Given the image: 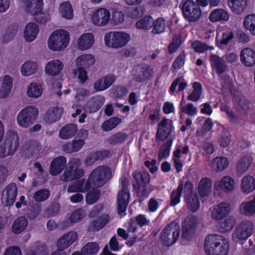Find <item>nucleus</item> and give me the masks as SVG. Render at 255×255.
<instances>
[{"label":"nucleus","instance_id":"nucleus-33","mask_svg":"<svg viewBox=\"0 0 255 255\" xmlns=\"http://www.w3.org/2000/svg\"><path fill=\"white\" fill-rule=\"evenodd\" d=\"M77 131L78 128L76 125L73 124H67L60 129L59 137L62 139H69L74 136Z\"/></svg>","mask_w":255,"mask_h":255},{"label":"nucleus","instance_id":"nucleus-35","mask_svg":"<svg viewBox=\"0 0 255 255\" xmlns=\"http://www.w3.org/2000/svg\"><path fill=\"white\" fill-rule=\"evenodd\" d=\"M228 159L225 157H216L213 158L210 164L212 170L216 172H221L226 169L229 165Z\"/></svg>","mask_w":255,"mask_h":255},{"label":"nucleus","instance_id":"nucleus-48","mask_svg":"<svg viewBox=\"0 0 255 255\" xmlns=\"http://www.w3.org/2000/svg\"><path fill=\"white\" fill-rule=\"evenodd\" d=\"M243 26L249 33L255 36V14H249L244 19Z\"/></svg>","mask_w":255,"mask_h":255},{"label":"nucleus","instance_id":"nucleus-28","mask_svg":"<svg viewBox=\"0 0 255 255\" xmlns=\"http://www.w3.org/2000/svg\"><path fill=\"white\" fill-rule=\"evenodd\" d=\"M38 63L32 60H27L20 67V73L25 77L30 76L35 74L38 71Z\"/></svg>","mask_w":255,"mask_h":255},{"label":"nucleus","instance_id":"nucleus-15","mask_svg":"<svg viewBox=\"0 0 255 255\" xmlns=\"http://www.w3.org/2000/svg\"><path fill=\"white\" fill-rule=\"evenodd\" d=\"M235 188L234 179L230 176L225 175L219 180L215 182L214 189L215 191H222L226 193L232 192Z\"/></svg>","mask_w":255,"mask_h":255},{"label":"nucleus","instance_id":"nucleus-2","mask_svg":"<svg viewBox=\"0 0 255 255\" xmlns=\"http://www.w3.org/2000/svg\"><path fill=\"white\" fill-rule=\"evenodd\" d=\"M70 35L69 32L63 29L53 31L49 35L47 40L48 48L53 51H61L69 45Z\"/></svg>","mask_w":255,"mask_h":255},{"label":"nucleus","instance_id":"nucleus-40","mask_svg":"<svg viewBox=\"0 0 255 255\" xmlns=\"http://www.w3.org/2000/svg\"><path fill=\"white\" fill-rule=\"evenodd\" d=\"M241 190L243 192L249 194L255 189V181L252 176L244 177L241 184Z\"/></svg>","mask_w":255,"mask_h":255},{"label":"nucleus","instance_id":"nucleus-12","mask_svg":"<svg viewBox=\"0 0 255 255\" xmlns=\"http://www.w3.org/2000/svg\"><path fill=\"white\" fill-rule=\"evenodd\" d=\"M18 136L16 134L7 136L3 143L0 145V156L5 157L12 155L18 146Z\"/></svg>","mask_w":255,"mask_h":255},{"label":"nucleus","instance_id":"nucleus-62","mask_svg":"<svg viewBox=\"0 0 255 255\" xmlns=\"http://www.w3.org/2000/svg\"><path fill=\"white\" fill-rule=\"evenodd\" d=\"M182 113L190 116H194L197 115L198 112L197 108L192 103H188L182 106L181 109Z\"/></svg>","mask_w":255,"mask_h":255},{"label":"nucleus","instance_id":"nucleus-54","mask_svg":"<svg viewBox=\"0 0 255 255\" xmlns=\"http://www.w3.org/2000/svg\"><path fill=\"white\" fill-rule=\"evenodd\" d=\"M153 18L149 16H146L138 20L136 23V27L138 29L149 30L152 27Z\"/></svg>","mask_w":255,"mask_h":255},{"label":"nucleus","instance_id":"nucleus-41","mask_svg":"<svg viewBox=\"0 0 255 255\" xmlns=\"http://www.w3.org/2000/svg\"><path fill=\"white\" fill-rule=\"evenodd\" d=\"M212 182L208 178H203L200 181L198 191L201 196L205 197L211 192Z\"/></svg>","mask_w":255,"mask_h":255},{"label":"nucleus","instance_id":"nucleus-30","mask_svg":"<svg viewBox=\"0 0 255 255\" xmlns=\"http://www.w3.org/2000/svg\"><path fill=\"white\" fill-rule=\"evenodd\" d=\"M39 32L38 25L34 22L27 23L24 29L23 37L27 42H32L36 37Z\"/></svg>","mask_w":255,"mask_h":255},{"label":"nucleus","instance_id":"nucleus-64","mask_svg":"<svg viewBox=\"0 0 255 255\" xmlns=\"http://www.w3.org/2000/svg\"><path fill=\"white\" fill-rule=\"evenodd\" d=\"M49 196L48 190H39L36 192L34 195V199L36 202H42L46 200Z\"/></svg>","mask_w":255,"mask_h":255},{"label":"nucleus","instance_id":"nucleus-22","mask_svg":"<svg viewBox=\"0 0 255 255\" xmlns=\"http://www.w3.org/2000/svg\"><path fill=\"white\" fill-rule=\"evenodd\" d=\"M135 72L136 73L134 74V79L138 82L152 77L154 74L153 69L148 66L138 67Z\"/></svg>","mask_w":255,"mask_h":255},{"label":"nucleus","instance_id":"nucleus-52","mask_svg":"<svg viewBox=\"0 0 255 255\" xmlns=\"http://www.w3.org/2000/svg\"><path fill=\"white\" fill-rule=\"evenodd\" d=\"M184 185L183 182H181L177 189L173 190L171 195V205L174 206L178 204L180 201V197L182 193L184 192Z\"/></svg>","mask_w":255,"mask_h":255},{"label":"nucleus","instance_id":"nucleus-1","mask_svg":"<svg viewBox=\"0 0 255 255\" xmlns=\"http://www.w3.org/2000/svg\"><path fill=\"white\" fill-rule=\"evenodd\" d=\"M228 239L223 236L210 234L204 241V250L206 255H228L229 251Z\"/></svg>","mask_w":255,"mask_h":255},{"label":"nucleus","instance_id":"nucleus-39","mask_svg":"<svg viewBox=\"0 0 255 255\" xmlns=\"http://www.w3.org/2000/svg\"><path fill=\"white\" fill-rule=\"evenodd\" d=\"M230 14L226 10L222 8L214 9L210 14L209 19L212 22L221 20L227 21L229 19Z\"/></svg>","mask_w":255,"mask_h":255},{"label":"nucleus","instance_id":"nucleus-24","mask_svg":"<svg viewBox=\"0 0 255 255\" xmlns=\"http://www.w3.org/2000/svg\"><path fill=\"white\" fill-rule=\"evenodd\" d=\"M115 79V77L114 75L104 76L95 82L94 88L97 92L104 91L112 85Z\"/></svg>","mask_w":255,"mask_h":255},{"label":"nucleus","instance_id":"nucleus-55","mask_svg":"<svg viewBox=\"0 0 255 255\" xmlns=\"http://www.w3.org/2000/svg\"><path fill=\"white\" fill-rule=\"evenodd\" d=\"M120 123V120L118 118H112L104 122L102 125V129L105 131H108L116 127Z\"/></svg>","mask_w":255,"mask_h":255},{"label":"nucleus","instance_id":"nucleus-43","mask_svg":"<svg viewBox=\"0 0 255 255\" xmlns=\"http://www.w3.org/2000/svg\"><path fill=\"white\" fill-rule=\"evenodd\" d=\"M100 250L99 244L91 242L84 245L81 250V255H97Z\"/></svg>","mask_w":255,"mask_h":255},{"label":"nucleus","instance_id":"nucleus-25","mask_svg":"<svg viewBox=\"0 0 255 255\" xmlns=\"http://www.w3.org/2000/svg\"><path fill=\"white\" fill-rule=\"evenodd\" d=\"M63 66V64L60 60H52L46 64L44 71L46 74L54 76L59 74Z\"/></svg>","mask_w":255,"mask_h":255},{"label":"nucleus","instance_id":"nucleus-63","mask_svg":"<svg viewBox=\"0 0 255 255\" xmlns=\"http://www.w3.org/2000/svg\"><path fill=\"white\" fill-rule=\"evenodd\" d=\"M125 20V14L121 11L115 10L112 12L111 21L116 25L121 24Z\"/></svg>","mask_w":255,"mask_h":255},{"label":"nucleus","instance_id":"nucleus-57","mask_svg":"<svg viewBox=\"0 0 255 255\" xmlns=\"http://www.w3.org/2000/svg\"><path fill=\"white\" fill-rule=\"evenodd\" d=\"M192 47L196 52L198 53H203L206 50H212L214 49L213 46H208L206 44L199 41H194L192 43Z\"/></svg>","mask_w":255,"mask_h":255},{"label":"nucleus","instance_id":"nucleus-44","mask_svg":"<svg viewBox=\"0 0 255 255\" xmlns=\"http://www.w3.org/2000/svg\"><path fill=\"white\" fill-rule=\"evenodd\" d=\"M235 224V219L229 216L219 223L218 229L221 233H227L231 231Z\"/></svg>","mask_w":255,"mask_h":255},{"label":"nucleus","instance_id":"nucleus-10","mask_svg":"<svg viewBox=\"0 0 255 255\" xmlns=\"http://www.w3.org/2000/svg\"><path fill=\"white\" fill-rule=\"evenodd\" d=\"M184 200L188 209L192 212L197 211L200 206L197 194L193 192V186L190 182H186L184 189Z\"/></svg>","mask_w":255,"mask_h":255},{"label":"nucleus","instance_id":"nucleus-60","mask_svg":"<svg viewBox=\"0 0 255 255\" xmlns=\"http://www.w3.org/2000/svg\"><path fill=\"white\" fill-rule=\"evenodd\" d=\"M100 192L98 189H93L90 191L86 196V200L88 204H93L99 199Z\"/></svg>","mask_w":255,"mask_h":255},{"label":"nucleus","instance_id":"nucleus-20","mask_svg":"<svg viewBox=\"0 0 255 255\" xmlns=\"http://www.w3.org/2000/svg\"><path fill=\"white\" fill-rule=\"evenodd\" d=\"M95 42V38L92 33L81 34L76 40V46L78 49L85 51L90 49Z\"/></svg>","mask_w":255,"mask_h":255},{"label":"nucleus","instance_id":"nucleus-4","mask_svg":"<svg viewBox=\"0 0 255 255\" xmlns=\"http://www.w3.org/2000/svg\"><path fill=\"white\" fill-rule=\"evenodd\" d=\"M130 40V35L123 31H110L104 36L106 45L113 48H122L127 45Z\"/></svg>","mask_w":255,"mask_h":255},{"label":"nucleus","instance_id":"nucleus-27","mask_svg":"<svg viewBox=\"0 0 255 255\" xmlns=\"http://www.w3.org/2000/svg\"><path fill=\"white\" fill-rule=\"evenodd\" d=\"M43 92V87L42 84L35 82L30 83L26 89V96L31 98H38Z\"/></svg>","mask_w":255,"mask_h":255},{"label":"nucleus","instance_id":"nucleus-34","mask_svg":"<svg viewBox=\"0 0 255 255\" xmlns=\"http://www.w3.org/2000/svg\"><path fill=\"white\" fill-rule=\"evenodd\" d=\"M75 62L77 67H82L87 69L95 64V59L93 54H84L79 56Z\"/></svg>","mask_w":255,"mask_h":255},{"label":"nucleus","instance_id":"nucleus-56","mask_svg":"<svg viewBox=\"0 0 255 255\" xmlns=\"http://www.w3.org/2000/svg\"><path fill=\"white\" fill-rule=\"evenodd\" d=\"M214 123L210 118H208L204 124L202 128L200 130H197V135L199 137H203L205 134L213 127Z\"/></svg>","mask_w":255,"mask_h":255},{"label":"nucleus","instance_id":"nucleus-37","mask_svg":"<svg viewBox=\"0 0 255 255\" xmlns=\"http://www.w3.org/2000/svg\"><path fill=\"white\" fill-rule=\"evenodd\" d=\"M59 12L60 16L66 19L70 20L74 17V10L69 1L62 2L59 6Z\"/></svg>","mask_w":255,"mask_h":255},{"label":"nucleus","instance_id":"nucleus-53","mask_svg":"<svg viewBox=\"0 0 255 255\" xmlns=\"http://www.w3.org/2000/svg\"><path fill=\"white\" fill-rule=\"evenodd\" d=\"M27 255H47V252L43 245L36 243L31 247Z\"/></svg>","mask_w":255,"mask_h":255},{"label":"nucleus","instance_id":"nucleus-47","mask_svg":"<svg viewBox=\"0 0 255 255\" xmlns=\"http://www.w3.org/2000/svg\"><path fill=\"white\" fill-rule=\"evenodd\" d=\"M63 113V109L61 108H53L48 111L45 116L47 122L54 123L59 120Z\"/></svg>","mask_w":255,"mask_h":255},{"label":"nucleus","instance_id":"nucleus-19","mask_svg":"<svg viewBox=\"0 0 255 255\" xmlns=\"http://www.w3.org/2000/svg\"><path fill=\"white\" fill-rule=\"evenodd\" d=\"M189 152V147L187 145H177L176 149L173 152L172 160L177 172L182 171L183 164L181 159L182 154H187Z\"/></svg>","mask_w":255,"mask_h":255},{"label":"nucleus","instance_id":"nucleus-9","mask_svg":"<svg viewBox=\"0 0 255 255\" xmlns=\"http://www.w3.org/2000/svg\"><path fill=\"white\" fill-rule=\"evenodd\" d=\"M198 224L199 220L196 216L191 215L186 217L182 224V238L187 241L194 239Z\"/></svg>","mask_w":255,"mask_h":255},{"label":"nucleus","instance_id":"nucleus-45","mask_svg":"<svg viewBox=\"0 0 255 255\" xmlns=\"http://www.w3.org/2000/svg\"><path fill=\"white\" fill-rule=\"evenodd\" d=\"M193 90L187 96V100L195 102L201 98L202 93V86L200 83L195 82L192 85Z\"/></svg>","mask_w":255,"mask_h":255},{"label":"nucleus","instance_id":"nucleus-32","mask_svg":"<svg viewBox=\"0 0 255 255\" xmlns=\"http://www.w3.org/2000/svg\"><path fill=\"white\" fill-rule=\"evenodd\" d=\"M84 139L75 138L71 142H68L62 146L63 150L68 153L76 152L82 149L85 144Z\"/></svg>","mask_w":255,"mask_h":255},{"label":"nucleus","instance_id":"nucleus-11","mask_svg":"<svg viewBox=\"0 0 255 255\" xmlns=\"http://www.w3.org/2000/svg\"><path fill=\"white\" fill-rule=\"evenodd\" d=\"M184 17L189 21H198L201 16L202 12L199 6L192 0H187L182 5Z\"/></svg>","mask_w":255,"mask_h":255},{"label":"nucleus","instance_id":"nucleus-3","mask_svg":"<svg viewBox=\"0 0 255 255\" xmlns=\"http://www.w3.org/2000/svg\"><path fill=\"white\" fill-rule=\"evenodd\" d=\"M112 177L111 168L105 165H100L92 170L89 176L90 184L93 188H100L104 185Z\"/></svg>","mask_w":255,"mask_h":255},{"label":"nucleus","instance_id":"nucleus-26","mask_svg":"<svg viewBox=\"0 0 255 255\" xmlns=\"http://www.w3.org/2000/svg\"><path fill=\"white\" fill-rule=\"evenodd\" d=\"M66 159L63 156H59L54 159L51 163L49 173L51 175L55 176L60 174L66 164Z\"/></svg>","mask_w":255,"mask_h":255},{"label":"nucleus","instance_id":"nucleus-46","mask_svg":"<svg viewBox=\"0 0 255 255\" xmlns=\"http://www.w3.org/2000/svg\"><path fill=\"white\" fill-rule=\"evenodd\" d=\"M29 13L33 16L35 20L40 23H45L49 21L51 18L49 12L42 11V8L32 11Z\"/></svg>","mask_w":255,"mask_h":255},{"label":"nucleus","instance_id":"nucleus-29","mask_svg":"<svg viewBox=\"0 0 255 255\" xmlns=\"http://www.w3.org/2000/svg\"><path fill=\"white\" fill-rule=\"evenodd\" d=\"M234 34L231 28L227 27H221L217 30V39L223 44H227L234 38Z\"/></svg>","mask_w":255,"mask_h":255},{"label":"nucleus","instance_id":"nucleus-16","mask_svg":"<svg viewBox=\"0 0 255 255\" xmlns=\"http://www.w3.org/2000/svg\"><path fill=\"white\" fill-rule=\"evenodd\" d=\"M230 210L231 206L228 203L222 202L210 208V216L213 220L218 221L225 217Z\"/></svg>","mask_w":255,"mask_h":255},{"label":"nucleus","instance_id":"nucleus-8","mask_svg":"<svg viewBox=\"0 0 255 255\" xmlns=\"http://www.w3.org/2000/svg\"><path fill=\"white\" fill-rule=\"evenodd\" d=\"M81 164V161L79 159H71L63 174L62 180L65 182L71 181L83 176L84 171L79 168Z\"/></svg>","mask_w":255,"mask_h":255},{"label":"nucleus","instance_id":"nucleus-18","mask_svg":"<svg viewBox=\"0 0 255 255\" xmlns=\"http://www.w3.org/2000/svg\"><path fill=\"white\" fill-rule=\"evenodd\" d=\"M78 239L75 231H70L61 236L57 242V247L59 251H64L69 248Z\"/></svg>","mask_w":255,"mask_h":255},{"label":"nucleus","instance_id":"nucleus-42","mask_svg":"<svg viewBox=\"0 0 255 255\" xmlns=\"http://www.w3.org/2000/svg\"><path fill=\"white\" fill-rule=\"evenodd\" d=\"M27 224L28 221L25 217H19L14 221L11 227L12 232L15 234H19L25 229Z\"/></svg>","mask_w":255,"mask_h":255},{"label":"nucleus","instance_id":"nucleus-21","mask_svg":"<svg viewBox=\"0 0 255 255\" xmlns=\"http://www.w3.org/2000/svg\"><path fill=\"white\" fill-rule=\"evenodd\" d=\"M129 199V191L126 187H124L119 192L117 195V204L119 213L122 214L126 211Z\"/></svg>","mask_w":255,"mask_h":255},{"label":"nucleus","instance_id":"nucleus-6","mask_svg":"<svg viewBox=\"0 0 255 255\" xmlns=\"http://www.w3.org/2000/svg\"><path fill=\"white\" fill-rule=\"evenodd\" d=\"M38 109L33 106H28L22 109L17 116L18 125L23 128H28L36 122L38 115Z\"/></svg>","mask_w":255,"mask_h":255},{"label":"nucleus","instance_id":"nucleus-31","mask_svg":"<svg viewBox=\"0 0 255 255\" xmlns=\"http://www.w3.org/2000/svg\"><path fill=\"white\" fill-rule=\"evenodd\" d=\"M248 0H228V4L231 11L236 14L242 13L248 5Z\"/></svg>","mask_w":255,"mask_h":255},{"label":"nucleus","instance_id":"nucleus-5","mask_svg":"<svg viewBox=\"0 0 255 255\" xmlns=\"http://www.w3.org/2000/svg\"><path fill=\"white\" fill-rule=\"evenodd\" d=\"M126 227L127 232L125 229L119 228L117 230V234L125 240L129 238L126 243L128 246L131 247L136 241H140L143 238V235L139 232L133 219H130L129 222L126 223Z\"/></svg>","mask_w":255,"mask_h":255},{"label":"nucleus","instance_id":"nucleus-17","mask_svg":"<svg viewBox=\"0 0 255 255\" xmlns=\"http://www.w3.org/2000/svg\"><path fill=\"white\" fill-rule=\"evenodd\" d=\"M17 187L15 183H10L3 189L1 195V202L5 206L12 205L17 195Z\"/></svg>","mask_w":255,"mask_h":255},{"label":"nucleus","instance_id":"nucleus-50","mask_svg":"<svg viewBox=\"0 0 255 255\" xmlns=\"http://www.w3.org/2000/svg\"><path fill=\"white\" fill-rule=\"evenodd\" d=\"M252 159L249 156H246L241 158L238 161L237 166L238 172L243 174L251 165Z\"/></svg>","mask_w":255,"mask_h":255},{"label":"nucleus","instance_id":"nucleus-36","mask_svg":"<svg viewBox=\"0 0 255 255\" xmlns=\"http://www.w3.org/2000/svg\"><path fill=\"white\" fill-rule=\"evenodd\" d=\"M210 61L212 67L216 72L221 74L225 71L227 66L224 60L217 55L212 54L210 56Z\"/></svg>","mask_w":255,"mask_h":255},{"label":"nucleus","instance_id":"nucleus-13","mask_svg":"<svg viewBox=\"0 0 255 255\" xmlns=\"http://www.w3.org/2000/svg\"><path fill=\"white\" fill-rule=\"evenodd\" d=\"M253 229V223L249 220H245L237 226L233 237L239 241L246 240L252 234Z\"/></svg>","mask_w":255,"mask_h":255},{"label":"nucleus","instance_id":"nucleus-49","mask_svg":"<svg viewBox=\"0 0 255 255\" xmlns=\"http://www.w3.org/2000/svg\"><path fill=\"white\" fill-rule=\"evenodd\" d=\"M24 2L28 13L42 8L44 4L43 0H24Z\"/></svg>","mask_w":255,"mask_h":255},{"label":"nucleus","instance_id":"nucleus-23","mask_svg":"<svg viewBox=\"0 0 255 255\" xmlns=\"http://www.w3.org/2000/svg\"><path fill=\"white\" fill-rule=\"evenodd\" d=\"M240 60L246 66L252 67L255 64V52L251 48L243 49L240 52Z\"/></svg>","mask_w":255,"mask_h":255},{"label":"nucleus","instance_id":"nucleus-7","mask_svg":"<svg viewBox=\"0 0 255 255\" xmlns=\"http://www.w3.org/2000/svg\"><path fill=\"white\" fill-rule=\"evenodd\" d=\"M180 233L179 224L172 221L167 224L160 234V238L163 244L170 246L174 244L178 239Z\"/></svg>","mask_w":255,"mask_h":255},{"label":"nucleus","instance_id":"nucleus-59","mask_svg":"<svg viewBox=\"0 0 255 255\" xmlns=\"http://www.w3.org/2000/svg\"><path fill=\"white\" fill-rule=\"evenodd\" d=\"M86 216V212L82 208L78 209L74 211L70 217V221L72 223H77L80 221Z\"/></svg>","mask_w":255,"mask_h":255},{"label":"nucleus","instance_id":"nucleus-38","mask_svg":"<svg viewBox=\"0 0 255 255\" xmlns=\"http://www.w3.org/2000/svg\"><path fill=\"white\" fill-rule=\"evenodd\" d=\"M242 214L246 216H251L255 214V195L253 199L243 202L240 207Z\"/></svg>","mask_w":255,"mask_h":255},{"label":"nucleus","instance_id":"nucleus-61","mask_svg":"<svg viewBox=\"0 0 255 255\" xmlns=\"http://www.w3.org/2000/svg\"><path fill=\"white\" fill-rule=\"evenodd\" d=\"M127 136L123 133H117L111 136L108 139V142L111 144H116L124 141Z\"/></svg>","mask_w":255,"mask_h":255},{"label":"nucleus","instance_id":"nucleus-58","mask_svg":"<svg viewBox=\"0 0 255 255\" xmlns=\"http://www.w3.org/2000/svg\"><path fill=\"white\" fill-rule=\"evenodd\" d=\"M171 144V141H168L161 146L158 153L159 160H162L169 156Z\"/></svg>","mask_w":255,"mask_h":255},{"label":"nucleus","instance_id":"nucleus-51","mask_svg":"<svg viewBox=\"0 0 255 255\" xmlns=\"http://www.w3.org/2000/svg\"><path fill=\"white\" fill-rule=\"evenodd\" d=\"M152 32L154 34L163 33L166 29L165 20L163 17H158L153 20Z\"/></svg>","mask_w":255,"mask_h":255},{"label":"nucleus","instance_id":"nucleus-14","mask_svg":"<svg viewBox=\"0 0 255 255\" xmlns=\"http://www.w3.org/2000/svg\"><path fill=\"white\" fill-rule=\"evenodd\" d=\"M111 19L110 11L105 8H100L94 11L91 15L92 23L99 27L106 26Z\"/></svg>","mask_w":255,"mask_h":255}]
</instances>
